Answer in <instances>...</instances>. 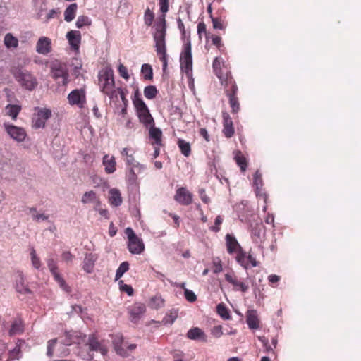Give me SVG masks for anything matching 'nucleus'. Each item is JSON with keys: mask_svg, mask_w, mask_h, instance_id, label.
<instances>
[{"mask_svg": "<svg viewBox=\"0 0 361 361\" xmlns=\"http://www.w3.org/2000/svg\"><path fill=\"white\" fill-rule=\"evenodd\" d=\"M30 255L33 267L36 269H39L41 267V261L40 259L37 256L34 248L32 249Z\"/></svg>", "mask_w": 361, "mask_h": 361, "instance_id": "obj_55", "label": "nucleus"}, {"mask_svg": "<svg viewBox=\"0 0 361 361\" xmlns=\"http://www.w3.org/2000/svg\"><path fill=\"white\" fill-rule=\"evenodd\" d=\"M197 34L200 39L202 38V35L204 34L206 37H209V34L207 32L206 25L204 22H200L197 25Z\"/></svg>", "mask_w": 361, "mask_h": 361, "instance_id": "obj_58", "label": "nucleus"}, {"mask_svg": "<svg viewBox=\"0 0 361 361\" xmlns=\"http://www.w3.org/2000/svg\"><path fill=\"white\" fill-rule=\"evenodd\" d=\"M225 279L233 286V289L235 291L245 293L249 290L248 283L239 279L234 274H226Z\"/></svg>", "mask_w": 361, "mask_h": 361, "instance_id": "obj_13", "label": "nucleus"}, {"mask_svg": "<svg viewBox=\"0 0 361 361\" xmlns=\"http://www.w3.org/2000/svg\"><path fill=\"white\" fill-rule=\"evenodd\" d=\"M81 202L83 204H87L91 202L97 204L100 203L99 197L93 190L85 192L82 197Z\"/></svg>", "mask_w": 361, "mask_h": 361, "instance_id": "obj_38", "label": "nucleus"}, {"mask_svg": "<svg viewBox=\"0 0 361 361\" xmlns=\"http://www.w3.org/2000/svg\"><path fill=\"white\" fill-rule=\"evenodd\" d=\"M234 159L242 172H245L247 167V160L244 154L239 150L234 152Z\"/></svg>", "mask_w": 361, "mask_h": 361, "instance_id": "obj_36", "label": "nucleus"}, {"mask_svg": "<svg viewBox=\"0 0 361 361\" xmlns=\"http://www.w3.org/2000/svg\"><path fill=\"white\" fill-rule=\"evenodd\" d=\"M226 244L227 252L229 254H235L240 249H242V247L240 246L236 238L231 234H226Z\"/></svg>", "mask_w": 361, "mask_h": 361, "instance_id": "obj_22", "label": "nucleus"}, {"mask_svg": "<svg viewBox=\"0 0 361 361\" xmlns=\"http://www.w3.org/2000/svg\"><path fill=\"white\" fill-rule=\"evenodd\" d=\"M129 269V263L128 262H122L119 267L116 270L115 280H118L120 278H121L124 273L128 271Z\"/></svg>", "mask_w": 361, "mask_h": 361, "instance_id": "obj_49", "label": "nucleus"}, {"mask_svg": "<svg viewBox=\"0 0 361 361\" xmlns=\"http://www.w3.org/2000/svg\"><path fill=\"white\" fill-rule=\"evenodd\" d=\"M117 92L120 95V97L123 103V105L127 106L128 99H126V94L128 93V90L126 88L118 87Z\"/></svg>", "mask_w": 361, "mask_h": 361, "instance_id": "obj_59", "label": "nucleus"}, {"mask_svg": "<svg viewBox=\"0 0 361 361\" xmlns=\"http://www.w3.org/2000/svg\"><path fill=\"white\" fill-rule=\"evenodd\" d=\"M97 259L95 255L92 253H89L85 255L82 268L87 273H91L93 271Z\"/></svg>", "mask_w": 361, "mask_h": 361, "instance_id": "obj_33", "label": "nucleus"}, {"mask_svg": "<svg viewBox=\"0 0 361 361\" xmlns=\"http://www.w3.org/2000/svg\"><path fill=\"white\" fill-rule=\"evenodd\" d=\"M187 337L191 340L207 342V336L205 333L199 327H193L187 333Z\"/></svg>", "mask_w": 361, "mask_h": 361, "instance_id": "obj_25", "label": "nucleus"}, {"mask_svg": "<svg viewBox=\"0 0 361 361\" xmlns=\"http://www.w3.org/2000/svg\"><path fill=\"white\" fill-rule=\"evenodd\" d=\"M253 185L255 187L256 196L264 200V206L263 207V210L265 212L267 207L268 194L263 188L264 181L262 179V174L259 170H257L253 175Z\"/></svg>", "mask_w": 361, "mask_h": 361, "instance_id": "obj_6", "label": "nucleus"}, {"mask_svg": "<svg viewBox=\"0 0 361 361\" xmlns=\"http://www.w3.org/2000/svg\"><path fill=\"white\" fill-rule=\"evenodd\" d=\"M166 21L164 16H161L155 26V32L153 33V39L155 42L156 49L166 48Z\"/></svg>", "mask_w": 361, "mask_h": 361, "instance_id": "obj_5", "label": "nucleus"}, {"mask_svg": "<svg viewBox=\"0 0 361 361\" xmlns=\"http://www.w3.org/2000/svg\"><path fill=\"white\" fill-rule=\"evenodd\" d=\"M213 27L214 29L224 30L226 27V25L223 20L219 18H214L211 16Z\"/></svg>", "mask_w": 361, "mask_h": 361, "instance_id": "obj_53", "label": "nucleus"}, {"mask_svg": "<svg viewBox=\"0 0 361 361\" xmlns=\"http://www.w3.org/2000/svg\"><path fill=\"white\" fill-rule=\"evenodd\" d=\"M246 322L250 329H257L259 328V319L255 310H250L246 313Z\"/></svg>", "mask_w": 361, "mask_h": 361, "instance_id": "obj_23", "label": "nucleus"}, {"mask_svg": "<svg viewBox=\"0 0 361 361\" xmlns=\"http://www.w3.org/2000/svg\"><path fill=\"white\" fill-rule=\"evenodd\" d=\"M11 73L15 80L25 90H33L38 85L36 77L26 69L20 67H13Z\"/></svg>", "mask_w": 361, "mask_h": 361, "instance_id": "obj_1", "label": "nucleus"}, {"mask_svg": "<svg viewBox=\"0 0 361 361\" xmlns=\"http://www.w3.org/2000/svg\"><path fill=\"white\" fill-rule=\"evenodd\" d=\"M78 4L76 3L70 4L64 11V20L66 22L72 21L76 16Z\"/></svg>", "mask_w": 361, "mask_h": 361, "instance_id": "obj_37", "label": "nucleus"}, {"mask_svg": "<svg viewBox=\"0 0 361 361\" xmlns=\"http://www.w3.org/2000/svg\"><path fill=\"white\" fill-rule=\"evenodd\" d=\"M99 85L102 93H110L115 87L114 71L110 68L101 70L99 73Z\"/></svg>", "mask_w": 361, "mask_h": 361, "instance_id": "obj_4", "label": "nucleus"}, {"mask_svg": "<svg viewBox=\"0 0 361 361\" xmlns=\"http://www.w3.org/2000/svg\"><path fill=\"white\" fill-rule=\"evenodd\" d=\"M259 340L262 343L263 345V351L267 355H270L274 357V359L276 358V353L275 351L274 348L269 343V340L267 338L264 336H260L259 337Z\"/></svg>", "mask_w": 361, "mask_h": 361, "instance_id": "obj_35", "label": "nucleus"}, {"mask_svg": "<svg viewBox=\"0 0 361 361\" xmlns=\"http://www.w3.org/2000/svg\"><path fill=\"white\" fill-rule=\"evenodd\" d=\"M21 355V349L20 345L16 346L8 353V359L7 361H12L15 360H19Z\"/></svg>", "mask_w": 361, "mask_h": 361, "instance_id": "obj_48", "label": "nucleus"}, {"mask_svg": "<svg viewBox=\"0 0 361 361\" xmlns=\"http://www.w3.org/2000/svg\"><path fill=\"white\" fill-rule=\"evenodd\" d=\"M174 200L181 205L188 206L192 202V194L185 188L181 187L176 190Z\"/></svg>", "mask_w": 361, "mask_h": 361, "instance_id": "obj_15", "label": "nucleus"}, {"mask_svg": "<svg viewBox=\"0 0 361 361\" xmlns=\"http://www.w3.org/2000/svg\"><path fill=\"white\" fill-rule=\"evenodd\" d=\"M180 64L182 72H184L187 77H191L192 74V58L190 41H188L184 45L180 56Z\"/></svg>", "mask_w": 361, "mask_h": 361, "instance_id": "obj_3", "label": "nucleus"}, {"mask_svg": "<svg viewBox=\"0 0 361 361\" xmlns=\"http://www.w3.org/2000/svg\"><path fill=\"white\" fill-rule=\"evenodd\" d=\"M21 109V106L17 104H8L5 107L6 114L11 116L13 120L16 119Z\"/></svg>", "mask_w": 361, "mask_h": 361, "instance_id": "obj_39", "label": "nucleus"}, {"mask_svg": "<svg viewBox=\"0 0 361 361\" xmlns=\"http://www.w3.org/2000/svg\"><path fill=\"white\" fill-rule=\"evenodd\" d=\"M102 164L104 166V171L106 173L111 174L116 170V162L115 157L105 154L103 157Z\"/></svg>", "mask_w": 361, "mask_h": 361, "instance_id": "obj_26", "label": "nucleus"}, {"mask_svg": "<svg viewBox=\"0 0 361 361\" xmlns=\"http://www.w3.org/2000/svg\"><path fill=\"white\" fill-rule=\"evenodd\" d=\"M79 333L76 331L66 332L62 337L61 343L65 345H71L73 343H79L80 341Z\"/></svg>", "mask_w": 361, "mask_h": 361, "instance_id": "obj_27", "label": "nucleus"}, {"mask_svg": "<svg viewBox=\"0 0 361 361\" xmlns=\"http://www.w3.org/2000/svg\"><path fill=\"white\" fill-rule=\"evenodd\" d=\"M133 102L136 109L140 122L142 123L147 128H148L149 126L154 125V118L152 116L148 107L144 101L139 97L138 90L135 93Z\"/></svg>", "mask_w": 361, "mask_h": 361, "instance_id": "obj_2", "label": "nucleus"}, {"mask_svg": "<svg viewBox=\"0 0 361 361\" xmlns=\"http://www.w3.org/2000/svg\"><path fill=\"white\" fill-rule=\"evenodd\" d=\"M198 193H199V195H200V197L201 200L204 203L209 204L210 202V198L206 194V191H205V190L204 188L200 189L199 191H198Z\"/></svg>", "mask_w": 361, "mask_h": 361, "instance_id": "obj_61", "label": "nucleus"}, {"mask_svg": "<svg viewBox=\"0 0 361 361\" xmlns=\"http://www.w3.org/2000/svg\"><path fill=\"white\" fill-rule=\"evenodd\" d=\"M68 100L71 105L82 108L86 102L85 92L83 90H74L68 94Z\"/></svg>", "mask_w": 361, "mask_h": 361, "instance_id": "obj_14", "label": "nucleus"}, {"mask_svg": "<svg viewBox=\"0 0 361 361\" xmlns=\"http://www.w3.org/2000/svg\"><path fill=\"white\" fill-rule=\"evenodd\" d=\"M51 116V111L49 109L41 108L37 110L32 121V126L34 128H43L47 121Z\"/></svg>", "mask_w": 361, "mask_h": 361, "instance_id": "obj_10", "label": "nucleus"}, {"mask_svg": "<svg viewBox=\"0 0 361 361\" xmlns=\"http://www.w3.org/2000/svg\"><path fill=\"white\" fill-rule=\"evenodd\" d=\"M113 344L117 354L122 357L129 356L130 354L127 353V350L125 348L126 343L123 342L122 336H114L113 338Z\"/></svg>", "mask_w": 361, "mask_h": 361, "instance_id": "obj_20", "label": "nucleus"}, {"mask_svg": "<svg viewBox=\"0 0 361 361\" xmlns=\"http://www.w3.org/2000/svg\"><path fill=\"white\" fill-rule=\"evenodd\" d=\"M16 290L22 294L31 293L27 286L25 283L24 276L21 272H18L16 277Z\"/></svg>", "mask_w": 361, "mask_h": 361, "instance_id": "obj_31", "label": "nucleus"}, {"mask_svg": "<svg viewBox=\"0 0 361 361\" xmlns=\"http://www.w3.org/2000/svg\"><path fill=\"white\" fill-rule=\"evenodd\" d=\"M109 202L114 207L120 206L123 202L121 192L117 188H111L109 191Z\"/></svg>", "mask_w": 361, "mask_h": 361, "instance_id": "obj_30", "label": "nucleus"}, {"mask_svg": "<svg viewBox=\"0 0 361 361\" xmlns=\"http://www.w3.org/2000/svg\"><path fill=\"white\" fill-rule=\"evenodd\" d=\"M223 133L227 138H231L235 133L233 123L230 115L227 112H223Z\"/></svg>", "mask_w": 361, "mask_h": 361, "instance_id": "obj_16", "label": "nucleus"}, {"mask_svg": "<svg viewBox=\"0 0 361 361\" xmlns=\"http://www.w3.org/2000/svg\"><path fill=\"white\" fill-rule=\"evenodd\" d=\"M222 221H223V219L221 217V216H217L216 217L215 221H214L215 226H212L210 228V229L212 231L219 232L220 231L219 226L222 224Z\"/></svg>", "mask_w": 361, "mask_h": 361, "instance_id": "obj_64", "label": "nucleus"}, {"mask_svg": "<svg viewBox=\"0 0 361 361\" xmlns=\"http://www.w3.org/2000/svg\"><path fill=\"white\" fill-rule=\"evenodd\" d=\"M66 38L71 49L78 51L79 50L82 39L80 32L78 30L68 31L66 34Z\"/></svg>", "mask_w": 361, "mask_h": 361, "instance_id": "obj_17", "label": "nucleus"}, {"mask_svg": "<svg viewBox=\"0 0 361 361\" xmlns=\"http://www.w3.org/2000/svg\"><path fill=\"white\" fill-rule=\"evenodd\" d=\"M212 67L215 75L219 78L224 75V73L228 72L230 68L225 66L221 59L216 57L213 61Z\"/></svg>", "mask_w": 361, "mask_h": 361, "instance_id": "obj_28", "label": "nucleus"}, {"mask_svg": "<svg viewBox=\"0 0 361 361\" xmlns=\"http://www.w3.org/2000/svg\"><path fill=\"white\" fill-rule=\"evenodd\" d=\"M235 255L236 262L242 266L244 269H248V262L247 260V253L242 248L238 252H237Z\"/></svg>", "mask_w": 361, "mask_h": 361, "instance_id": "obj_41", "label": "nucleus"}, {"mask_svg": "<svg viewBox=\"0 0 361 361\" xmlns=\"http://www.w3.org/2000/svg\"><path fill=\"white\" fill-rule=\"evenodd\" d=\"M88 345L91 350L99 352L102 355H105L107 353L106 347L98 341L97 338L92 335L88 338Z\"/></svg>", "mask_w": 361, "mask_h": 361, "instance_id": "obj_21", "label": "nucleus"}, {"mask_svg": "<svg viewBox=\"0 0 361 361\" xmlns=\"http://www.w3.org/2000/svg\"><path fill=\"white\" fill-rule=\"evenodd\" d=\"M154 20V13L149 8H147L144 13L145 24L149 27L152 25Z\"/></svg>", "mask_w": 361, "mask_h": 361, "instance_id": "obj_50", "label": "nucleus"}, {"mask_svg": "<svg viewBox=\"0 0 361 361\" xmlns=\"http://www.w3.org/2000/svg\"><path fill=\"white\" fill-rule=\"evenodd\" d=\"M47 266L59 286L66 293H70L71 289L66 284L65 280L59 274L56 262L54 259H49L47 261Z\"/></svg>", "mask_w": 361, "mask_h": 361, "instance_id": "obj_11", "label": "nucleus"}, {"mask_svg": "<svg viewBox=\"0 0 361 361\" xmlns=\"http://www.w3.org/2000/svg\"><path fill=\"white\" fill-rule=\"evenodd\" d=\"M164 305V300L159 295H156L151 298L149 306L155 310H158Z\"/></svg>", "mask_w": 361, "mask_h": 361, "instance_id": "obj_43", "label": "nucleus"}, {"mask_svg": "<svg viewBox=\"0 0 361 361\" xmlns=\"http://www.w3.org/2000/svg\"><path fill=\"white\" fill-rule=\"evenodd\" d=\"M185 297L188 302H193L197 300L195 294L190 290H185Z\"/></svg>", "mask_w": 361, "mask_h": 361, "instance_id": "obj_60", "label": "nucleus"}, {"mask_svg": "<svg viewBox=\"0 0 361 361\" xmlns=\"http://www.w3.org/2000/svg\"><path fill=\"white\" fill-rule=\"evenodd\" d=\"M4 126L6 132L12 139L18 142H23L25 140L27 133L23 128L8 123H4Z\"/></svg>", "mask_w": 361, "mask_h": 361, "instance_id": "obj_12", "label": "nucleus"}, {"mask_svg": "<svg viewBox=\"0 0 361 361\" xmlns=\"http://www.w3.org/2000/svg\"><path fill=\"white\" fill-rule=\"evenodd\" d=\"M211 39L212 44L215 45L219 49H221V47L223 46L221 43V38L219 36L212 35Z\"/></svg>", "mask_w": 361, "mask_h": 361, "instance_id": "obj_63", "label": "nucleus"}, {"mask_svg": "<svg viewBox=\"0 0 361 361\" xmlns=\"http://www.w3.org/2000/svg\"><path fill=\"white\" fill-rule=\"evenodd\" d=\"M51 51V39L47 37H41L36 44V51L40 54L47 55Z\"/></svg>", "mask_w": 361, "mask_h": 361, "instance_id": "obj_18", "label": "nucleus"}, {"mask_svg": "<svg viewBox=\"0 0 361 361\" xmlns=\"http://www.w3.org/2000/svg\"><path fill=\"white\" fill-rule=\"evenodd\" d=\"M157 92V90L154 85L147 86L144 89V95L148 99H152L155 98Z\"/></svg>", "mask_w": 361, "mask_h": 361, "instance_id": "obj_46", "label": "nucleus"}, {"mask_svg": "<svg viewBox=\"0 0 361 361\" xmlns=\"http://www.w3.org/2000/svg\"><path fill=\"white\" fill-rule=\"evenodd\" d=\"M118 71L121 77L128 80L130 78L127 68L122 63H120L118 68Z\"/></svg>", "mask_w": 361, "mask_h": 361, "instance_id": "obj_57", "label": "nucleus"}, {"mask_svg": "<svg viewBox=\"0 0 361 361\" xmlns=\"http://www.w3.org/2000/svg\"><path fill=\"white\" fill-rule=\"evenodd\" d=\"M57 343V338L51 339L47 342V355L49 357L54 355V348Z\"/></svg>", "mask_w": 361, "mask_h": 361, "instance_id": "obj_56", "label": "nucleus"}, {"mask_svg": "<svg viewBox=\"0 0 361 361\" xmlns=\"http://www.w3.org/2000/svg\"><path fill=\"white\" fill-rule=\"evenodd\" d=\"M130 149L128 148H123L121 151V154L123 157H126L125 161L128 166H136L140 169V170H142L144 169L143 165L140 164V163H136L133 154L129 153Z\"/></svg>", "mask_w": 361, "mask_h": 361, "instance_id": "obj_32", "label": "nucleus"}, {"mask_svg": "<svg viewBox=\"0 0 361 361\" xmlns=\"http://www.w3.org/2000/svg\"><path fill=\"white\" fill-rule=\"evenodd\" d=\"M237 94L238 93H232L231 94H226L232 114H237L240 109V104Z\"/></svg>", "mask_w": 361, "mask_h": 361, "instance_id": "obj_34", "label": "nucleus"}, {"mask_svg": "<svg viewBox=\"0 0 361 361\" xmlns=\"http://www.w3.org/2000/svg\"><path fill=\"white\" fill-rule=\"evenodd\" d=\"M130 166V168L128 169V171L126 174V177L130 183L134 184L136 183L137 179V176L135 173V170H134V168H136V166ZM137 169H138L139 172L141 171V170H140V169L138 167H137Z\"/></svg>", "mask_w": 361, "mask_h": 361, "instance_id": "obj_51", "label": "nucleus"}, {"mask_svg": "<svg viewBox=\"0 0 361 361\" xmlns=\"http://www.w3.org/2000/svg\"><path fill=\"white\" fill-rule=\"evenodd\" d=\"M126 233L128 235V247L132 254H140L145 249V245L141 239H140L134 233L132 228H127Z\"/></svg>", "mask_w": 361, "mask_h": 361, "instance_id": "obj_7", "label": "nucleus"}, {"mask_svg": "<svg viewBox=\"0 0 361 361\" xmlns=\"http://www.w3.org/2000/svg\"><path fill=\"white\" fill-rule=\"evenodd\" d=\"M75 25L78 28H82L84 26L90 25L91 20L87 16H80L77 19Z\"/></svg>", "mask_w": 361, "mask_h": 361, "instance_id": "obj_52", "label": "nucleus"}, {"mask_svg": "<svg viewBox=\"0 0 361 361\" xmlns=\"http://www.w3.org/2000/svg\"><path fill=\"white\" fill-rule=\"evenodd\" d=\"M25 331L24 322L21 318H16L12 321L11 328L8 330V335L13 336L22 334Z\"/></svg>", "mask_w": 361, "mask_h": 361, "instance_id": "obj_24", "label": "nucleus"}, {"mask_svg": "<svg viewBox=\"0 0 361 361\" xmlns=\"http://www.w3.org/2000/svg\"><path fill=\"white\" fill-rule=\"evenodd\" d=\"M178 146L181 152V153L185 157H189L191 154V147L190 144L188 142H186L185 140L183 139H178Z\"/></svg>", "mask_w": 361, "mask_h": 361, "instance_id": "obj_42", "label": "nucleus"}, {"mask_svg": "<svg viewBox=\"0 0 361 361\" xmlns=\"http://www.w3.org/2000/svg\"><path fill=\"white\" fill-rule=\"evenodd\" d=\"M156 51L160 61L162 62L163 71H165L168 66L166 48L158 49H156Z\"/></svg>", "mask_w": 361, "mask_h": 361, "instance_id": "obj_45", "label": "nucleus"}, {"mask_svg": "<svg viewBox=\"0 0 361 361\" xmlns=\"http://www.w3.org/2000/svg\"><path fill=\"white\" fill-rule=\"evenodd\" d=\"M216 312L218 314L224 319H229L231 318L228 308L223 303L217 305Z\"/></svg>", "mask_w": 361, "mask_h": 361, "instance_id": "obj_44", "label": "nucleus"}, {"mask_svg": "<svg viewBox=\"0 0 361 361\" xmlns=\"http://www.w3.org/2000/svg\"><path fill=\"white\" fill-rule=\"evenodd\" d=\"M146 309L145 305L135 303L128 309V313L132 322H137L145 313Z\"/></svg>", "mask_w": 361, "mask_h": 361, "instance_id": "obj_19", "label": "nucleus"}, {"mask_svg": "<svg viewBox=\"0 0 361 361\" xmlns=\"http://www.w3.org/2000/svg\"><path fill=\"white\" fill-rule=\"evenodd\" d=\"M4 43L8 49H16L18 46V39L11 33H7L4 37Z\"/></svg>", "mask_w": 361, "mask_h": 361, "instance_id": "obj_40", "label": "nucleus"}, {"mask_svg": "<svg viewBox=\"0 0 361 361\" xmlns=\"http://www.w3.org/2000/svg\"><path fill=\"white\" fill-rule=\"evenodd\" d=\"M159 6L160 11L162 13L161 16L166 18V13L169 10V0H159Z\"/></svg>", "mask_w": 361, "mask_h": 361, "instance_id": "obj_54", "label": "nucleus"}, {"mask_svg": "<svg viewBox=\"0 0 361 361\" xmlns=\"http://www.w3.org/2000/svg\"><path fill=\"white\" fill-rule=\"evenodd\" d=\"M218 78L220 80L221 85L223 87L226 95L232 93H238V87L231 71L224 73V75L219 76Z\"/></svg>", "mask_w": 361, "mask_h": 361, "instance_id": "obj_8", "label": "nucleus"}, {"mask_svg": "<svg viewBox=\"0 0 361 361\" xmlns=\"http://www.w3.org/2000/svg\"><path fill=\"white\" fill-rule=\"evenodd\" d=\"M177 316H178V314L176 311L174 312H171L170 315L169 317H164L163 319V322L165 324L169 323L171 324L174 322V321L177 318Z\"/></svg>", "mask_w": 361, "mask_h": 361, "instance_id": "obj_62", "label": "nucleus"}, {"mask_svg": "<svg viewBox=\"0 0 361 361\" xmlns=\"http://www.w3.org/2000/svg\"><path fill=\"white\" fill-rule=\"evenodd\" d=\"M141 72L143 75L145 80H152L153 78V72L152 66L149 64L145 63L142 66Z\"/></svg>", "mask_w": 361, "mask_h": 361, "instance_id": "obj_47", "label": "nucleus"}, {"mask_svg": "<svg viewBox=\"0 0 361 361\" xmlns=\"http://www.w3.org/2000/svg\"><path fill=\"white\" fill-rule=\"evenodd\" d=\"M51 74L54 79H61L62 84L66 85L68 83V69L66 63H54L51 67Z\"/></svg>", "mask_w": 361, "mask_h": 361, "instance_id": "obj_9", "label": "nucleus"}, {"mask_svg": "<svg viewBox=\"0 0 361 361\" xmlns=\"http://www.w3.org/2000/svg\"><path fill=\"white\" fill-rule=\"evenodd\" d=\"M149 137L154 140L152 144L157 146L162 145L161 130L159 128L154 127V125L149 126Z\"/></svg>", "mask_w": 361, "mask_h": 361, "instance_id": "obj_29", "label": "nucleus"}]
</instances>
